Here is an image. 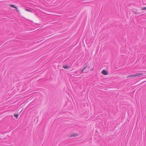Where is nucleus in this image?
Instances as JSON below:
<instances>
[{
    "mask_svg": "<svg viewBox=\"0 0 146 146\" xmlns=\"http://www.w3.org/2000/svg\"><path fill=\"white\" fill-rule=\"evenodd\" d=\"M25 10L26 11H29V12H30L31 11L30 10V9H25Z\"/></svg>",
    "mask_w": 146,
    "mask_h": 146,
    "instance_id": "nucleus-9",
    "label": "nucleus"
},
{
    "mask_svg": "<svg viewBox=\"0 0 146 146\" xmlns=\"http://www.w3.org/2000/svg\"><path fill=\"white\" fill-rule=\"evenodd\" d=\"M102 74L105 75H107L108 73L105 70H103L102 72Z\"/></svg>",
    "mask_w": 146,
    "mask_h": 146,
    "instance_id": "nucleus-2",
    "label": "nucleus"
},
{
    "mask_svg": "<svg viewBox=\"0 0 146 146\" xmlns=\"http://www.w3.org/2000/svg\"><path fill=\"white\" fill-rule=\"evenodd\" d=\"M86 66L81 71V72H82L83 71H84V70H85L86 68Z\"/></svg>",
    "mask_w": 146,
    "mask_h": 146,
    "instance_id": "nucleus-8",
    "label": "nucleus"
},
{
    "mask_svg": "<svg viewBox=\"0 0 146 146\" xmlns=\"http://www.w3.org/2000/svg\"><path fill=\"white\" fill-rule=\"evenodd\" d=\"M142 10H146V7H144L141 8Z\"/></svg>",
    "mask_w": 146,
    "mask_h": 146,
    "instance_id": "nucleus-7",
    "label": "nucleus"
},
{
    "mask_svg": "<svg viewBox=\"0 0 146 146\" xmlns=\"http://www.w3.org/2000/svg\"><path fill=\"white\" fill-rule=\"evenodd\" d=\"M63 67L64 69H66L69 68V66L66 65L63 66Z\"/></svg>",
    "mask_w": 146,
    "mask_h": 146,
    "instance_id": "nucleus-4",
    "label": "nucleus"
},
{
    "mask_svg": "<svg viewBox=\"0 0 146 146\" xmlns=\"http://www.w3.org/2000/svg\"><path fill=\"white\" fill-rule=\"evenodd\" d=\"M11 5V7H13V8H16V9H17V8L16 7H15V5Z\"/></svg>",
    "mask_w": 146,
    "mask_h": 146,
    "instance_id": "nucleus-6",
    "label": "nucleus"
},
{
    "mask_svg": "<svg viewBox=\"0 0 146 146\" xmlns=\"http://www.w3.org/2000/svg\"><path fill=\"white\" fill-rule=\"evenodd\" d=\"M14 116L17 119L18 116V114H15L14 115Z\"/></svg>",
    "mask_w": 146,
    "mask_h": 146,
    "instance_id": "nucleus-5",
    "label": "nucleus"
},
{
    "mask_svg": "<svg viewBox=\"0 0 146 146\" xmlns=\"http://www.w3.org/2000/svg\"><path fill=\"white\" fill-rule=\"evenodd\" d=\"M143 74L142 73H137V74H135V75H129L128 76L129 77H132V76H141V75H142Z\"/></svg>",
    "mask_w": 146,
    "mask_h": 146,
    "instance_id": "nucleus-1",
    "label": "nucleus"
},
{
    "mask_svg": "<svg viewBox=\"0 0 146 146\" xmlns=\"http://www.w3.org/2000/svg\"><path fill=\"white\" fill-rule=\"evenodd\" d=\"M78 135V134H77L76 133H74V134H72L71 135V137H76V136H77Z\"/></svg>",
    "mask_w": 146,
    "mask_h": 146,
    "instance_id": "nucleus-3",
    "label": "nucleus"
}]
</instances>
